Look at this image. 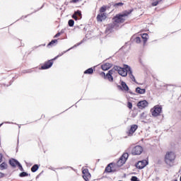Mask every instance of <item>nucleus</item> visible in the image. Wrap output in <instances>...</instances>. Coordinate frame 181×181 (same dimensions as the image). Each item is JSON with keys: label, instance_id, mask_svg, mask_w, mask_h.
<instances>
[{"label": "nucleus", "instance_id": "f257e3e1", "mask_svg": "<svg viewBox=\"0 0 181 181\" xmlns=\"http://www.w3.org/2000/svg\"><path fill=\"white\" fill-rule=\"evenodd\" d=\"M133 10H129V11H124L122 13H118L117 14L114 18H113V23H110L108 25L109 28L111 29L118 26L119 23H124L127 21V18L132 13Z\"/></svg>", "mask_w": 181, "mask_h": 181}, {"label": "nucleus", "instance_id": "f03ea898", "mask_svg": "<svg viewBox=\"0 0 181 181\" xmlns=\"http://www.w3.org/2000/svg\"><path fill=\"white\" fill-rule=\"evenodd\" d=\"M176 160V153L173 151H167L164 156V162L167 166L172 168Z\"/></svg>", "mask_w": 181, "mask_h": 181}, {"label": "nucleus", "instance_id": "7ed1b4c3", "mask_svg": "<svg viewBox=\"0 0 181 181\" xmlns=\"http://www.w3.org/2000/svg\"><path fill=\"white\" fill-rule=\"evenodd\" d=\"M113 70L117 71V73L119 74V76H122V77H127V76H128V72H129L130 74L132 73L131 68L128 66V65H126L124 68L115 66H114Z\"/></svg>", "mask_w": 181, "mask_h": 181}, {"label": "nucleus", "instance_id": "20e7f679", "mask_svg": "<svg viewBox=\"0 0 181 181\" xmlns=\"http://www.w3.org/2000/svg\"><path fill=\"white\" fill-rule=\"evenodd\" d=\"M128 151L131 152V154L133 155V156H136L141 155V153L144 152V147H142V146L137 145L134 147H129Z\"/></svg>", "mask_w": 181, "mask_h": 181}, {"label": "nucleus", "instance_id": "39448f33", "mask_svg": "<svg viewBox=\"0 0 181 181\" xmlns=\"http://www.w3.org/2000/svg\"><path fill=\"white\" fill-rule=\"evenodd\" d=\"M151 115L153 117H159L162 113V106L157 105L151 109Z\"/></svg>", "mask_w": 181, "mask_h": 181}, {"label": "nucleus", "instance_id": "423d86ee", "mask_svg": "<svg viewBox=\"0 0 181 181\" xmlns=\"http://www.w3.org/2000/svg\"><path fill=\"white\" fill-rule=\"evenodd\" d=\"M129 156V154H128V153H124L117 162V166H118V168H121V166H123L125 162H127V160L128 159Z\"/></svg>", "mask_w": 181, "mask_h": 181}, {"label": "nucleus", "instance_id": "0eeeda50", "mask_svg": "<svg viewBox=\"0 0 181 181\" xmlns=\"http://www.w3.org/2000/svg\"><path fill=\"white\" fill-rule=\"evenodd\" d=\"M82 175H83V178L86 181H90L91 179V174L90 173V171H88V168H82Z\"/></svg>", "mask_w": 181, "mask_h": 181}, {"label": "nucleus", "instance_id": "6e6552de", "mask_svg": "<svg viewBox=\"0 0 181 181\" xmlns=\"http://www.w3.org/2000/svg\"><path fill=\"white\" fill-rule=\"evenodd\" d=\"M149 161L147 160H142L140 161H138V163L136 164V168L137 169H144L147 165H148Z\"/></svg>", "mask_w": 181, "mask_h": 181}, {"label": "nucleus", "instance_id": "1a4fd4ad", "mask_svg": "<svg viewBox=\"0 0 181 181\" xmlns=\"http://www.w3.org/2000/svg\"><path fill=\"white\" fill-rule=\"evenodd\" d=\"M53 66V59L48 60L45 62L42 66L41 70H47V69H50Z\"/></svg>", "mask_w": 181, "mask_h": 181}, {"label": "nucleus", "instance_id": "9d476101", "mask_svg": "<svg viewBox=\"0 0 181 181\" xmlns=\"http://www.w3.org/2000/svg\"><path fill=\"white\" fill-rule=\"evenodd\" d=\"M136 129H138V125H136V124L131 125L130 129L127 132L128 136H132L134 135V133L135 132V131H136Z\"/></svg>", "mask_w": 181, "mask_h": 181}, {"label": "nucleus", "instance_id": "9b49d317", "mask_svg": "<svg viewBox=\"0 0 181 181\" xmlns=\"http://www.w3.org/2000/svg\"><path fill=\"white\" fill-rule=\"evenodd\" d=\"M121 85H118L117 88H119V90H122V91H129V88L128 87V85L123 81H121L120 83Z\"/></svg>", "mask_w": 181, "mask_h": 181}, {"label": "nucleus", "instance_id": "f8f14e48", "mask_svg": "<svg viewBox=\"0 0 181 181\" xmlns=\"http://www.w3.org/2000/svg\"><path fill=\"white\" fill-rule=\"evenodd\" d=\"M96 19L98 22H103V21H105V19H107V13H100L98 14Z\"/></svg>", "mask_w": 181, "mask_h": 181}, {"label": "nucleus", "instance_id": "ddd939ff", "mask_svg": "<svg viewBox=\"0 0 181 181\" xmlns=\"http://www.w3.org/2000/svg\"><path fill=\"white\" fill-rule=\"evenodd\" d=\"M148 101L146 100H141L137 103V107L140 108V110H144L146 107H148Z\"/></svg>", "mask_w": 181, "mask_h": 181}, {"label": "nucleus", "instance_id": "4468645a", "mask_svg": "<svg viewBox=\"0 0 181 181\" xmlns=\"http://www.w3.org/2000/svg\"><path fill=\"white\" fill-rule=\"evenodd\" d=\"M112 74H114V69L110 70L108 73L106 74V79H107L108 81H114V77H112Z\"/></svg>", "mask_w": 181, "mask_h": 181}, {"label": "nucleus", "instance_id": "2eb2a0df", "mask_svg": "<svg viewBox=\"0 0 181 181\" xmlns=\"http://www.w3.org/2000/svg\"><path fill=\"white\" fill-rule=\"evenodd\" d=\"M9 164L11 165V166H12L13 168H16V166H19V168H22V165H21V163L19 162H18V160H15V159H11L9 160Z\"/></svg>", "mask_w": 181, "mask_h": 181}, {"label": "nucleus", "instance_id": "dca6fc26", "mask_svg": "<svg viewBox=\"0 0 181 181\" xmlns=\"http://www.w3.org/2000/svg\"><path fill=\"white\" fill-rule=\"evenodd\" d=\"M112 67V64H111L110 63H105L101 66V69L104 71H107V70H110V69Z\"/></svg>", "mask_w": 181, "mask_h": 181}, {"label": "nucleus", "instance_id": "f3484780", "mask_svg": "<svg viewBox=\"0 0 181 181\" xmlns=\"http://www.w3.org/2000/svg\"><path fill=\"white\" fill-rule=\"evenodd\" d=\"M112 166H114V164L112 163L108 164L105 168V172L106 173H111L112 172H114V170H112Z\"/></svg>", "mask_w": 181, "mask_h": 181}, {"label": "nucleus", "instance_id": "a211bd4d", "mask_svg": "<svg viewBox=\"0 0 181 181\" xmlns=\"http://www.w3.org/2000/svg\"><path fill=\"white\" fill-rule=\"evenodd\" d=\"M141 37L143 39L144 44L146 45V42H148V34L147 33L142 34Z\"/></svg>", "mask_w": 181, "mask_h": 181}, {"label": "nucleus", "instance_id": "6ab92c4d", "mask_svg": "<svg viewBox=\"0 0 181 181\" xmlns=\"http://www.w3.org/2000/svg\"><path fill=\"white\" fill-rule=\"evenodd\" d=\"M136 93H137L138 94H145L146 90L144 89V88H141L139 87H137L136 88Z\"/></svg>", "mask_w": 181, "mask_h": 181}, {"label": "nucleus", "instance_id": "aec40b11", "mask_svg": "<svg viewBox=\"0 0 181 181\" xmlns=\"http://www.w3.org/2000/svg\"><path fill=\"white\" fill-rule=\"evenodd\" d=\"M5 169H8V164H6V163L4 162L0 165V170H5Z\"/></svg>", "mask_w": 181, "mask_h": 181}, {"label": "nucleus", "instance_id": "412c9836", "mask_svg": "<svg viewBox=\"0 0 181 181\" xmlns=\"http://www.w3.org/2000/svg\"><path fill=\"white\" fill-rule=\"evenodd\" d=\"M93 73H94L93 68H89L84 71V74H93Z\"/></svg>", "mask_w": 181, "mask_h": 181}, {"label": "nucleus", "instance_id": "4be33fe9", "mask_svg": "<svg viewBox=\"0 0 181 181\" xmlns=\"http://www.w3.org/2000/svg\"><path fill=\"white\" fill-rule=\"evenodd\" d=\"M159 2H162V0H153L151 6H158V5H159Z\"/></svg>", "mask_w": 181, "mask_h": 181}, {"label": "nucleus", "instance_id": "5701e85b", "mask_svg": "<svg viewBox=\"0 0 181 181\" xmlns=\"http://www.w3.org/2000/svg\"><path fill=\"white\" fill-rule=\"evenodd\" d=\"M37 169H39V165L35 164L31 168V172L35 173L36 170H37Z\"/></svg>", "mask_w": 181, "mask_h": 181}, {"label": "nucleus", "instance_id": "b1692460", "mask_svg": "<svg viewBox=\"0 0 181 181\" xmlns=\"http://www.w3.org/2000/svg\"><path fill=\"white\" fill-rule=\"evenodd\" d=\"M105 11H107V6H103L100 8V13H104V12H105Z\"/></svg>", "mask_w": 181, "mask_h": 181}, {"label": "nucleus", "instance_id": "393cba45", "mask_svg": "<svg viewBox=\"0 0 181 181\" xmlns=\"http://www.w3.org/2000/svg\"><path fill=\"white\" fill-rule=\"evenodd\" d=\"M68 25L71 28L74 26V20H73V19L69 20V22H68Z\"/></svg>", "mask_w": 181, "mask_h": 181}, {"label": "nucleus", "instance_id": "a878e982", "mask_svg": "<svg viewBox=\"0 0 181 181\" xmlns=\"http://www.w3.org/2000/svg\"><path fill=\"white\" fill-rule=\"evenodd\" d=\"M57 42V40H52L47 45V47H49V46H53L54 44H56Z\"/></svg>", "mask_w": 181, "mask_h": 181}, {"label": "nucleus", "instance_id": "bb28decb", "mask_svg": "<svg viewBox=\"0 0 181 181\" xmlns=\"http://www.w3.org/2000/svg\"><path fill=\"white\" fill-rule=\"evenodd\" d=\"M19 176H20V177H25L26 176H29V174H28V173H26V172H23V173H20Z\"/></svg>", "mask_w": 181, "mask_h": 181}, {"label": "nucleus", "instance_id": "cd10ccee", "mask_svg": "<svg viewBox=\"0 0 181 181\" xmlns=\"http://www.w3.org/2000/svg\"><path fill=\"white\" fill-rule=\"evenodd\" d=\"M99 74H100V77H102V78H104L105 80L106 79L107 75H105V72H100Z\"/></svg>", "mask_w": 181, "mask_h": 181}, {"label": "nucleus", "instance_id": "c85d7f7f", "mask_svg": "<svg viewBox=\"0 0 181 181\" xmlns=\"http://www.w3.org/2000/svg\"><path fill=\"white\" fill-rule=\"evenodd\" d=\"M74 13L76 14V16H77V15H78V16H81V11L80 10L75 11Z\"/></svg>", "mask_w": 181, "mask_h": 181}, {"label": "nucleus", "instance_id": "c756f323", "mask_svg": "<svg viewBox=\"0 0 181 181\" xmlns=\"http://www.w3.org/2000/svg\"><path fill=\"white\" fill-rule=\"evenodd\" d=\"M135 42H136V43H141V37H136L135 38Z\"/></svg>", "mask_w": 181, "mask_h": 181}, {"label": "nucleus", "instance_id": "7c9ffc66", "mask_svg": "<svg viewBox=\"0 0 181 181\" xmlns=\"http://www.w3.org/2000/svg\"><path fill=\"white\" fill-rule=\"evenodd\" d=\"M127 107L129 108V110L132 109V103L131 102H128Z\"/></svg>", "mask_w": 181, "mask_h": 181}, {"label": "nucleus", "instance_id": "2f4dec72", "mask_svg": "<svg viewBox=\"0 0 181 181\" xmlns=\"http://www.w3.org/2000/svg\"><path fill=\"white\" fill-rule=\"evenodd\" d=\"M72 18L73 19H74L75 21H78V18L77 17V16L75 14V13L72 15Z\"/></svg>", "mask_w": 181, "mask_h": 181}, {"label": "nucleus", "instance_id": "473e14b6", "mask_svg": "<svg viewBox=\"0 0 181 181\" xmlns=\"http://www.w3.org/2000/svg\"><path fill=\"white\" fill-rule=\"evenodd\" d=\"M26 18H28V16H21V19L22 21H25V19H26Z\"/></svg>", "mask_w": 181, "mask_h": 181}, {"label": "nucleus", "instance_id": "72a5a7b5", "mask_svg": "<svg viewBox=\"0 0 181 181\" xmlns=\"http://www.w3.org/2000/svg\"><path fill=\"white\" fill-rule=\"evenodd\" d=\"M78 1H80V0H71V2L72 4H77V2H78Z\"/></svg>", "mask_w": 181, "mask_h": 181}, {"label": "nucleus", "instance_id": "f704fd0d", "mask_svg": "<svg viewBox=\"0 0 181 181\" xmlns=\"http://www.w3.org/2000/svg\"><path fill=\"white\" fill-rule=\"evenodd\" d=\"M60 35H62V33H57L54 35V37H59L60 36Z\"/></svg>", "mask_w": 181, "mask_h": 181}, {"label": "nucleus", "instance_id": "c9c22d12", "mask_svg": "<svg viewBox=\"0 0 181 181\" xmlns=\"http://www.w3.org/2000/svg\"><path fill=\"white\" fill-rule=\"evenodd\" d=\"M5 177V174L0 173V177Z\"/></svg>", "mask_w": 181, "mask_h": 181}, {"label": "nucleus", "instance_id": "e433bc0d", "mask_svg": "<svg viewBox=\"0 0 181 181\" xmlns=\"http://www.w3.org/2000/svg\"><path fill=\"white\" fill-rule=\"evenodd\" d=\"M2 158H3V156L2 154L0 153V163L1 162H2Z\"/></svg>", "mask_w": 181, "mask_h": 181}, {"label": "nucleus", "instance_id": "4c0bfd02", "mask_svg": "<svg viewBox=\"0 0 181 181\" xmlns=\"http://www.w3.org/2000/svg\"><path fill=\"white\" fill-rule=\"evenodd\" d=\"M116 5L122 6V5H124V4L123 3H118Z\"/></svg>", "mask_w": 181, "mask_h": 181}, {"label": "nucleus", "instance_id": "58836bf2", "mask_svg": "<svg viewBox=\"0 0 181 181\" xmlns=\"http://www.w3.org/2000/svg\"><path fill=\"white\" fill-rule=\"evenodd\" d=\"M45 117H46V116H45L44 115H42L41 116V118H45Z\"/></svg>", "mask_w": 181, "mask_h": 181}, {"label": "nucleus", "instance_id": "ea45409f", "mask_svg": "<svg viewBox=\"0 0 181 181\" xmlns=\"http://www.w3.org/2000/svg\"><path fill=\"white\" fill-rule=\"evenodd\" d=\"M63 54H64V52L61 53V56H63Z\"/></svg>", "mask_w": 181, "mask_h": 181}, {"label": "nucleus", "instance_id": "a19ab883", "mask_svg": "<svg viewBox=\"0 0 181 181\" xmlns=\"http://www.w3.org/2000/svg\"><path fill=\"white\" fill-rule=\"evenodd\" d=\"M174 181H177V180H175Z\"/></svg>", "mask_w": 181, "mask_h": 181}]
</instances>
